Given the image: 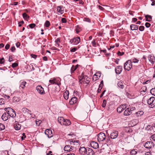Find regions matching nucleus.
Instances as JSON below:
<instances>
[{"mask_svg": "<svg viewBox=\"0 0 155 155\" xmlns=\"http://www.w3.org/2000/svg\"><path fill=\"white\" fill-rule=\"evenodd\" d=\"M87 150V148H85L84 147H81L79 149V153H80L83 155H84L86 153Z\"/></svg>", "mask_w": 155, "mask_h": 155, "instance_id": "nucleus-13", "label": "nucleus"}, {"mask_svg": "<svg viewBox=\"0 0 155 155\" xmlns=\"http://www.w3.org/2000/svg\"><path fill=\"white\" fill-rule=\"evenodd\" d=\"M10 117V116L8 113H4L2 116V118L4 121H6Z\"/></svg>", "mask_w": 155, "mask_h": 155, "instance_id": "nucleus-16", "label": "nucleus"}, {"mask_svg": "<svg viewBox=\"0 0 155 155\" xmlns=\"http://www.w3.org/2000/svg\"><path fill=\"white\" fill-rule=\"evenodd\" d=\"M110 141V138L109 137V136H108L107 137H106V140H105V142L106 143H108Z\"/></svg>", "mask_w": 155, "mask_h": 155, "instance_id": "nucleus-42", "label": "nucleus"}, {"mask_svg": "<svg viewBox=\"0 0 155 155\" xmlns=\"http://www.w3.org/2000/svg\"><path fill=\"white\" fill-rule=\"evenodd\" d=\"M139 29L141 31H143L144 29V27L143 26H140L139 27Z\"/></svg>", "mask_w": 155, "mask_h": 155, "instance_id": "nucleus-46", "label": "nucleus"}, {"mask_svg": "<svg viewBox=\"0 0 155 155\" xmlns=\"http://www.w3.org/2000/svg\"><path fill=\"white\" fill-rule=\"evenodd\" d=\"M122 70V67L121 66H118L116 68L115 71L116 73L119 74H120Z\"/></svg>", "mask_w": 155, "mask_h": 155, "instance_id": "nucleus-15", "label": "nucleus"}, {"mask_svg": "<svg viewBox=\"0 0 155 155\" xmlns=\"http://www.w3.org/2000/svg\"><path fill=\"white\" fill-rule=\"evenodd\" d=\"M4 62V58H2L0 59V64H2Z\"/></svg>", "mask_w": 155, "mask_h": 155, "instance_id": "nucleus-54", "label": "nucleus"}, {"mask_svg": "<svg viewBox=\"0 0 155 155\" xmlns=\"http://www.w3.org/2000/svg\"><path fill=\"white\" fill-rule=\"evenodd\" d=\"M155 98L153 97H150L148 100L147 103L149 105V107L153 108L155 107L154 101Z\"/></svg>", "mask_w": 155, "mask_h": 155, "instance_id": "nucleus-6", "label": "nucleus"}, {"mask_svg": "<svg viewBox=\"0 0 155 155\" xmlns=\"http://www.w3.org/2000/svg\"><path fill=\"white\" fill-rule=\"evenodd\" d=\"M124 67L125 70L129 71L132 68L131 60L127 61L124 64Z\"/></svg>", "mask_w": 155, "mask_h": 155, "instance_id": "nucleus-4", "label": "nucleus"}, {"mask_svg": "<svg viewBox=\"0 0 155 155\" xmlns=\"http://www.w3.org/2000/svg\"><path fill=\"white\" fill-rule=\"evenodd\" d=\"M5 110L7 113L10 116V117L14 118L16 116V114L15 111L11 107H8L5 108Z\"/></svg>", "mask_w": 155, "mask_h": 155, "instance_id": "nucleus-1", "label": "nucleus"}, {"mask_svg": "<svg viewBox=\"0 0 155 155\" xmlns=\"http://www.w3.org/2000/svg\"><path fill=\"white\" fill-rule=\"evenodd\" d=\"M130 153L132 155H135L137 153V150H136L134 149L131 150Z\"/></svg>", "mask_w": 155, "mask_h": 155, "instance_id": "nucleus-33", "label": "nucleus"}, {"mask_svg": "<svg viewBox=\"0 0 155 155\" xmlns=\"http://www.w3.org/2000/svg\"><path fill=\"white\" fill-rule=\"evenodd\" d=\"M124 54V52L121 53L120 51H118V52L117 53V54H118V55H120V56H122V55H123Z\"/></svg>", "mask_w": 155, "mask_h": 155, "instance_id": "nucleus-62", "label": "nucleus"}, {"mask_svg": "<svg viewBox=\"0 0 155 155\" xmlns=\"http://www.w3.org/2000/svg\"><path fill=\"white\" fill-rule=\"evenodd\" d=\"M86 154L87 155H94L95 153L91 149L87 148V150Z\"/></svg>", "mask_w": 155, "mask_h": 155, "instance_id": "nucleus-18", "label": "nucleus"}, {"mask_svg": "<svg viewBox=\"0 0 155 155\" xmlns=\"http://www.w3.org/2000/svg\"><path fill=\"white\" fill-rule=\"evenodd\" d=\"M106 100L105 99H104L103 102L102 104V106L103 107H104L106 106Z\"/></svg>", "mask_w": 155, "mask_h": 155, "instance_id": "nucleus-40", "label": "nucleus"}, {"mask_svg": "<svg viewBox=\"0 0 155 155\" xmlns=\"http://www.w3.org/2000/svg\"><path fill=\"white\" fill-rule=\"evenodd\" d=\"M127 105L126 104L121 105L119 106L117 108V112L119 113L121 112L124 110L127 107Z\"/></svg>", "mask_w": 155, "mask_h": 155, "instance_id": "nucleus-9", "label": "nucleus"}, {"mask_svg": "<svg viewBox=\"0 0 155 155\" xmlns=\"http://www.w3.org/2000/svg\"><path fill=\"white\" fill-rule=\"evenodd\" d=\"M84 21H86V22H91V21L90 19L88 18H84Z\"/></svg>", "mask_w": 155, "mask_h": 155, "instance_id": "nucleus-43", "label": "nucleus"}, {"mask_svg": "<svg viewBox=\"0 0 155 155\" xmlns=\"http://www.w3.org/2000/svg\"><path fill=\"white\" fill-rule=\"evenodd\" d=\"M77 48L76 47L73 48L71 49L70 51L71 52H74L75 51L77 50Z\"/></svg>", "mask_w": 155, "mask_h": 155, "instance_id": "nucleus-44", "label": "nucleus"}, {"mask_svg": "<svg viewBox=\"0 0 155 155\" xmlns=\"http://www.w3.org/2000/svg\"><path fill=\"white\" fill-rule=\"evenodd\" d=\"M46 135L48 136L49 138L53 136V133L52 130L50 129H47L45 131Z\"/></svg>", "mask_w": 155, "mask_h": 155, "instance_id": "nucleus-10", "label": "nucleus"}, {"mask_svg": "<svg viewBox=\"0 0 155 155\" xmlns=\"http://www.w3.org/2000/svg\"><path fill=\"white\" fill-rule=\"evenodd\" d=\"M147 91V88L145 87H143L141 90V91L145 92Z\"/></svg>", "mask_w": 155, "mask_h": 155, "instance_id": "nucleus-51", "label": "nucleus"}, {"mask_svg": "<svg viewBox=\"0 0 155 155\" xmlns=\"http://www.w3.org/2000/svg\"><path fill=\"white\" fill-rule=\"evenodd\" d=\"M13 60V57L12 56H10L9 57L8 61H11Z\"/></svg>", "mask_w": 155, "mask_h": 155, "instance_id": "nucleus-63", "label": "nucleus"}, {"mask_svg": "<svg viewBox=\"0 0 155 155\" xmlns=\"http://www.w3.org/2000/svg\"><path fill=\"white\" fill-rule=\"evenodd\" d=\"M5 128V125L2 124L0 123V130H4Z\"/></svg>", "mask_w": 155, "mask_h": 155, "instance_id": "nucleus-38", "label": "nucleus"}, {"mask_svg": "<svg viewBox=\"0 0 155 155\" xmlns=\"http://www.w3.org/2000/svg\"><path fill=\"white\" fill-rule=\"evenodd\" d=\"M23 136L21 137V139L22 140H23L24 139V138H25L26 137V136L25 135V134L24 133L22 134Z\"/></svg>", "mask_w": 155, "mask_h": 155, "instance_id": "nucleus-61", "label": "nucleus"}, {"mask_svg": "<svg viewBox=\"0 0 155 155\" xmlns=\"http://www.w3.org/2000/svg\"><path fill=\"white\" fill-rule=\"evenodd\" d=\"M4 100L2 98H0V105H2L4 104Z\"/></svg>", "mask_w": 155, "mask_h": 155, "instance_id": "nucleus-49", "label": "nucleus"}, {"mask_svg": "<svg viewBox=\"0 0 155 155\" xmlns=\"http://www.w3.org/2000/svg\"><path fill=\"white\" fill-rule=\"evenodd\" d=\"M143 146L146 148L150 150L154 147V144L152 141H147L143 144Z\"/></svg>", "mask_w": 155, "mask_h": 155, "instance_id": "nucleus-2", "label": "nucleus"}, {"mask_svg": "<svg viewBox=\"0 0 155 155\" xmlns=\"http://www.w3.org/2000/svg\"><path fill=\"white\" fill-rule=\"evenodd\" d=\"M130 27L131 30H137L138 29V26L135 25L131 24L130 25Z\"/></svg>", "mask_w": 155, "mask_h": 155, "instance_id": "nucleus-26", "label": "nucleus"}, {"mask_svg": "<svg viewBox=\"0 0 155 155\" xmlns=\"http://www.w3.org/2000/svg\"><path fill=\"white\" fill-rule=\"evenodd\" d=\"M132 110L131 109L127 108L124 112V115L127 116L130 115L132 113Z\"/></svg>", "mask_w": 155, "mask_h": 155, "instance_id": "nucleus-22", "label": "nucleus"}, {"mask_svg": "<svg viewBox=\"0 0 155 155\" xmlns=\"http://www.w3.org/2000/svg\"><path fill=\"white\" fill-rule=\"evenodd\" d=\"M36 25L35 24H31L29 25V26L31 28H34L35 26Z\"/></svg>", "mask_w": 155, "mask_h": 155, "instance_id": "nucleus-50", "label": "nucleus"}, {"mask_svg": "<svg viewBox=\"0 0 155 155\" xmlns=\"http://www.w3.org/2000/svg\"><path fill=\"white\" fill-rule=\"evenodd\" d=\"M61 21L62 23H65L67 22V20L65 18H62L61 19Z\"/></svg>", "mask_w": 155, "mask_h": 155, "instance_id": "nucleus-56", "label": "nucleus"}, {"mask_svg": "<svg viewBox=\"0 0 155 155\" xmlns=\"http://www.w3.org/2000/svg\"><path fill=\"white\" fill-rule=\"evenodd\" d=\"M148 58L149 61L150 62L152 65H153L155 62V60L154 56L153 55H149L148 57Z\"/></svg>", "mask_w": 155, "mask_h": 155, "instance_id": "nucleus-11", "label": "nucleus"}, {"mask_svg": "<svg viewBox=\"0 0 155 155\" xmlns=\"http://www.w3.org/2000/svg\"><path fill=\"white\" fill-rule=\"evenodd\" d=\"M18 65V63H14L12 64V66L13 68H15Z\"/></svg>", "mask_w": 155, "mask_h": 155, "instance_id": "nucleus-47", "label": "nucleus"}, {"mask_svg": "<svg viewBox=\"0 0 155 155\" xmlns=\"http://www.w3.org/2000/svg\"><path fill=\"white\" fill-rule=\"evenodd\" d=\"M14 128L16 130H18L20 129L21 125L18 122H16L14 124Z\"/></svg>", "mask_w": 155, "mask_h": 155, "instance_id": "nucleus-19", "label": "nucleus"}, {"mask_svg": "<svg viewBox=\"0 0 155 155\" xmlns=\"http://www.w3.org/2000/svg\"><path fill=\"white\" fill-rule=\"evenodd\" d=\"M27 83L25 81H23L20 82V84L19 86V88H21L23 89H24L25 87V85Z\"/></svg>", "mask_w": 155, "mask_h": 155, "instance_id": "nucleus-24", "label": "nucleus"}, {"mask_svg": "<svg viewBox=\"0 0 155 155\" xmlns=\"http://www.w3.org/2000/svg\"><path fill=\"white\" fill-rule=\"evenodd\" d=\"M11 50L12 52H14L15 50V46H12L11 47Z\"/></svg>", "mask_w": 155, "mask_h": 155, "instance_id": "nucleus-59", "label": "nucleus"}, {"mask_svg": "<svg viewBox=\"0 0 155 155\" xmlns=\"http://www.w3.org/2000/svg\"><path fill=\"white\" fill-rule=\"evenodd\" d=\"M100 77V76H98V75H97L96 74H95L93 75L92 77V80L94 81H96Z\"/></svg>", "mask_w": 155, "mask_h": 155, "instance_id": "nucleus-30", "label": "nucleus"}, {"mask_svg": "<svg viewBox=\"0 0 155 155\" xmlns=\"http://www.w3.org/2000/svg\"><path fill=\"white\" fill-rule=\"evenodd\" d=\"M78 79L79 80V82L80 84L82 83V79L81 76H78Z\"/></svg>", "mask_w": 155, "mask_h": 155, "instance_id": "nucleus-45", "label": "nucleus"}, {"mask_svg": "<svg viewBox=\"0 0 155 155\" xmlns=\"http://www.w3.org/2000/svg\"><path fill=\"white\" fill-rule=\"evenodd\" d=\"M117 86L119 88L123 89L124 87L123 83L121 81H119L117 84Z\"/></svg>", "mask_w": 155, "mask_h": 155, "instance_id": "nucleus-27", "label": "nucleus"}, {"mask_svg": "<svg viewBox=\"0 0 155 155\" xmlns=\"http://www.w3.org/2000/svg\"><path fill=\"white\" fill-rule=\"evenodd\" d=\"M151 138L152 139V140L155 141V134L151 136Z\"/></svg>", "mask_w": 155, "mask_h": 155, "instance_id": "nucleus-64", "label": "nucleus"}, {"mask_svg": "<svg viewBox=\"0 0 155 155\" xmlns=\"http://www.w3.org/2000/svg\"><path fill=\"white\" fill-rule=\"evenodd\" d=\"M145 17L146 18V21H151L152 17L151 16L147 15L145 16Z\"/></svg>", "mask_w": 155, "mask_h": 155, "instance_id": "nucleus-29", "label": "nucleus"}, {"mask_svg": "<svg viewBox=\"0 0 155 155\" xmlns=\"http://www.w3.org/2000/svg\"><path fill=\"white\" fill-rule=\"evenodd\" d=\"M56 78H53L52 80H50L49 81V82L51 84H56Z\"/></svg>", "mask_w": 155, "mask_h": 155, "instance_id": "nucleus-32", "label": "nucleus"}, {"mask_svg": "<svg viewBox=\"0 0 155 155\" xmlns=\"http://www.w3.org/2000/svg\"><path fill=\"white\" fill-rule=\"evenodd\" d=\"M151 24L148 22H146L145 24V26L147 28H149Z\"/></svg>", "mask_w": 155, "mask_h": 155, "instance_id": "nucleus-52", "label": "nucleus"}, {"mask_svg": "<svg viewBox=\"0 0 155 155\" xmlns=\"http://www.w3.org/2000/svg\"><path fill=\"white\" fill-rule=\"evenodd\" d=\"M21 110L24 113H26L27 114H30L31 115V111L30 110H28L26 108L24 107L22 108Z\"/></svg>", "mask_w": 155, "mask_h": 155, "instance_id": "nucleus-23", "label": "nucleus"}, {"mask_svg": "<svg viewBox=\"0 0 155 155\" xmlns=\"http://www.w3.org/2000/svg\"><path fill=\"white\" fill-rule=\"evenodd\" d=\"M74 147L71 146L67 145L65 146L64 148V150L68 152H70L73 150Z\"/></svg>", "mask_w": 155, "mask_h": 155, "instance_id": "nucleus-12", "label": "nucleus"}, {"mask_svg": "<svg viewBox=\"0 0 155 155\" xmlns=\"http://www.w3.org/2000/svg\"><path fill=\"white\" fill-rule=\"evenodd\" d=\"M143 114V112L142 111H138L136 113V115L137 117L140 116L142 115Z\"/></svg>", "mask_w": 155, "mask_h": 155, "instance_id": "nucleus-35", "label": "nucleus"}, {"mask_svg": "<svg viewBox=\"0 0 155 155\" xmlns=\"http://www.w3.org/2000/svg\"><path fill=\"white\" fill-rule=\"evenodd\" d=\"M31 57H32L35 59H36L37 57V55H36L34 54H31Z\"/></svg>", "mask_w": 155, "mask_h": 155, "instance_id": "nucleus-55", "label": "nucleus"}, {"mask_svg": "<svg viewBox=\"0 0 155 155\" xmlns=\"http://www.w3.org/2000/svg\"><path fill=\"white\" fill-rule=\"evenodd\" d=\"M81 40L80 38L79 37H74L70 40L69 43L71 44L74 45H77L80 42Z\"/></svg>", "mask_w": 155, "mask_h": 155, "instance_id": "nucleus-5", "label": "nucleus"}, {"mask_svg": "<svg viewBox=\"0 0 155 155\" xmlns=\"http://www.w3.org/2000/svg\"><path fill=\"white\" fill-rule=\"evenodd\" d=\"M69 92L68 91H66L64 94V97L65 100H67L68 98Z\"/></svg>", "mask_w": 155, "mask_h": 155, "instance_id": "nucleus-28", "label": "nucleus"}, {"mask_svg": "<svg viewBox=\"0 0 155 155\" xmlns=\"http://www.w3.org/2000/svg\"><path fill=\"white\" fill-rule=\"evenodd\" d=\"M50 22L48 21L47 20L45 22L44 25L45 27H48L50 26Z\"/></svg>", "mask_w": 155, "mask_h": 155, "instance_id": "nucleus-36", "label": "nucleus"}, {"mask_svg": "<svg viewBox=\"0 0 155 155\" xmlns=\"http://www.w3.org/2000/svg\"><path fill=\"white\" fill-rule=\"evenodd\" d=\"M69 141L71 145H72V144H73V145H74L75 144L74 143L76 142V141L74 140H69Z\"/></svg>", "mask_w": 155, "mask_h": 155, "instance_id": "nucleus-41", "label": "nucleus"}, {"mask_svg": "<svg viewBox=\"0 0 155 155\" xmlns=\"http://www.w3.org/2000/svg\"><path fill=\"white\" fill-rule=\"evenodd\" d=\"M106 138V135L103 132H101L97 135V140L99 142H104Z\"/></svg>", "mask_w": 155, "mask_h": 155, "instance_id": "nucleus-3", "label": "nucleus"}, {"mask_svg": "<svg viewBox=\"0 0 155 155\" xmlns=\"http://www.w3.org/2000/svg\"><path fill=\"white\" fill-rule=\"evenodd\" d=\"M118 135V132L116 130H114L110 134V138L112 139L116 138Z\"/></svg>", "mask_w": 155, "mask_h": 155, "instance_id": "nucleus-8", "label": "nucleus"}, {"mask_svg": "<svg viewBox=\"0 0 155 155\" xmlns=\"http://www.w3.org/2000/svg\"><path fill=\"white\" fill-rule=\"evenodd\" d=\"M71 124V122L69 120L64 119L63 123L62 124V125L65 126H68L70 125Z\"/></svg>", "mask_w": 155, "mask_h": 155, "instance_id": "nucleus-25", "label": "nucleus"}, {"mask_svg": "<svg viewBox=\"0 0 155 155\" xmlns=\"http://www.w3.org/2000/svg\"><path fill=\"white\" fill-rule=\"evenodd\" d=\"M82 83L84 84H88L90 82V78L87 76H84V78H82Z\"/></svg>", "mask_w": 155, "mask_h": 155, "instance_id": "nucleus-14", "label": "nucleus"}, {"mask_svg": "<svg viewBox=\"0 0 155 155\" xmlns=\"http://www.w3.org/2000/svg\"><path fill=\"white\" fill-rule=\"evenodd\" d=\"M10 46V45L8 44H7L5 46V48L6 50H8Z\"/></svg>", "mask_w": 155, "mask_h": 155, "instance_id": "nucleus-58", "label": "nucleus"}, {"mask_svg": "<svg viewBox=\"0 0 155 155\" xmlns=\"http://www.w3.org/2000/svg\"><path fill=\"white\" fill-rule=\"evenodd\" d=\"M131 60L132 61V62L134 63H138L139 61L138 60L135 58H134L132 59Z\"/></svg>", "mask_w": 155, "mask_h": 155, "instance_id": "nucleus-39", "label": "nucleus"}, {"mask_svg": "<svg viewBox=\"0 0 155 155\" xmlns=\"http://www.w3.org/2000/svg\"><path fill=\"white\" fill-rule=\"evenodd\" d=\"M76 70V68H74V67L72 66L71 68V73H74V71Z\"/></svg>", "mask_w": 155, "mask_h": 155, "instance_id": "nucleus-48", "label": "nucleus"}, {"mask_svg": "<svg viewBox=\"0 0 155 155\" xmlns=\"http://www.w3.org/2000/svg\"><path fill=\"white\" fill-rule=\"evenodd\" d=\"M103 81H102L101 82L100 84L99 85V88L101 87V89H102L103 87Z\"/></svg>", "mask_w": 155, "mask_h": 155, "instance_id": "nucleus-60", "label": "nucleus"}, {"mask_svg": "<svg viewBox=\"0 0 155 155\" xmlns=\"http://www.w3.org/2000/svg\"><path fill=\"white\" fill-rule=\"evenodd\" d=\"M24 23V21H23L19 22L18 23V26L19 27H21V25L23 24Z\"/></svg>", "mask_w": 155, "mask_h": 155, "instance_id": "nucleus-57", "label": "nucleus"}, {"mask_svg": "<svg viewBox=\"0 0 155 155\" xmlns=\"http://www.w3.org/2000/svg\"><path fill=\"white\" fill-rule=\"evenodd\" d=\"M22 16L23 18L25 20H27L29 18V16H28L25 13H24L22 14Z\"/></svg>", "mask_w": 155, "mask_h": 155, "instance_id": "nucleus-34", "label": "nucleus"}, {"mask_svg": "<svg viewBox=\"0 0 155 155\" xmlns=\"http://www.w3.org/2000/svg\"><path fill=\"white\" fill-rule=\"evenodd\" d=\"M77 98L75 97H72L70 100L69 103L70 104H73L76 103Z\"/></svg>", "mask_w": 155, "mask_h": 155, "instance_id": "nucleus-21", "label": "nucleus"}, {"mask_svg": "<svg viewBox=\"0 0 155 155\" xmlns=\"http://www.w3.org/2000/svg\"><path fill=\"white\" fill-rule=\"evenodd\" d=\"M36 89L38 92L41 94H45L43 88L40 85L37 86L36 87Z\"/></svg>", "mask_w": 155, "mask_h": 155, "instance_id": "nucleus-7", "label": "nucleus"}, {"mask_svg": "<svg viewBox=\"0 0 155 155\" xmlns=\"http://www.w3.org/2000/svg\"><path fill=\"white\" fill-rule=\"evenodd\" d=\"M150 92L152 95L155 96V88H152L150 90Z\"/></svg>", "mask_w": 155, "mask_h": 155, "instance_id": "nucleus-37", "label": "nucleus"}, {"mask_svg": "<svg viewBox=\"0 0 155 155\" xmlns=\"http://www.w3.org/2000/svg\"><path fill=\"white\" fill-rule=\"evenodd\" d=\"M60 38H58L57 39H56L55 41V43H60Z\"/></svg>", "mask_w": 155, "mask_h": 155, "instance_id": "nucleus-53", "label": "nucleus"}, {"mask_svg": "<svg viewBox=\"0 0 155 155\" xmlns=\"http://www.w3.org/2000/svg\"><path fill=\"white\" fill-rule=\"evenodd\" d=\"M57 8L58 12H60L61 14H62L64 12V7H63V6L61 5L58 6Z\"/></svg>", "mask_w": 155, "mask_h": 155, "instance_id": "nucleus-20", "label": "nucleus"}, {"mask_svg": "<svg viewBox=\"0 0 155 155\" xmlns=\"http://www.w3.org/2000/svg\"><path fill=\"white\" fill-rule=\"evenodd\" d=\"M64 120V119L63 117H61L58 118V121L61 125H62Z\"/></svg>", "mask_w": 155, "mask_h": 155, "instance_id": "nucleus-31", "label": "nucleus"}, {"mask_svg": "<svg viewBox=\"0 0 155 155\" xmlns=\"http://www.w3.org/2000/svg\"><path fill=\"white\" fill-rule=\"evenodd\" d=\"M90 145L91 147L94 149H97L99 147L98 143L94 141L91 142V143Z\"/></svg>", "mask_w": 155, "mask_h": 155, "instance_id": "nucleus-17", "label": "nucleus"}]
</instances>
